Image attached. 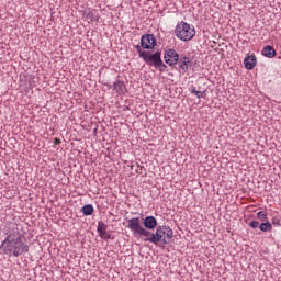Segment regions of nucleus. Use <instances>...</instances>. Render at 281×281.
Returning <instances> with one entry per match:
<instances>
[{
	"mask_svg": "<svg viewBox=\"0 0 281 281\" xmlns=\"http://www.w3.org/2000/svg\"><path fill=\"white\" fill-rule=\"evenodd\" d=\"M145 229H155L157 227V218L155 216H147L144 220Z\"/></svg>",
	"mask_w": 281,
	"mask_h": 281,
	"instance_id": "7",
	"label": "nucleus"
},
{
	"mask_svg": "<svg viewBox=\"0 0 281 281\" xmlns=\"http://www.w3.org/2000/svg\"><path fill=\"white\" fill-rule=\"evenodd\" d=\"M140 45L143 49H153L155 45H157V40L153 34L143 35L140 38Z\"/></svg>",
	"mask_w": 281,
	"mask_h": 281,
	"instance_id": "5",
	"label": "nucleus"
},
{
	"mask_svg": "<svg viewBox=\"0 0 281 281\" xmlns=\"http://www.w3.org/2000/svg\"><path fill=\"white\" fill-rule=\"evenodd\" d=\"M179 65L182 71H188V69H190V67L192 66V61L190 60V57H181Z\"/></svg>",
	"mask_w": 281,
	"mask_h": 281,
	"instance_id": "9",
	"label": "nucleus"
},
{
	"mask_svg": "<svg viewBox=\"0 0 281 281\" xmlns=\"http://www.w3.org/2000/svg\"><path fill=\"white\" fill-rule=\"evenodd\" d=\"M113 90L116 91V93H126V85L122 80H117L113 85Z\"/></svg>",
	"mask_w": 281,
	"mask_h": 281,
	"instance_id": "10",
	"label": "nucleus"
},
{
	"mask_svg": "<svg viewBox=\"0 0 281 281\" xmlns=\"http://www.w3.org/2000/svg\"><path fill=\"white\" fill-rule=\"evenodd\" d=\"M136 49L139 54V58H143L147 65H154L156 69H159V67H166L164 61H161V53L157 52L155 54H150L148 52H142L139 46H136Z\"/></svg>",
	"mask_w": 281,
	"mask_h": 281,
	"instance_id": "4",
	"label": "nucleus"
},
{
	"mask_svg": "<svg viewBox=\"0 0 281 281\" xmlns=\"http://www.w3.org/2000/svg\"><path fill=\"white\" fill-rule=\"evenodd\" d=\"M1 247L7 256H14L15 258H19V256H23V254H27V251H30V246L23 241V237L21 236L16 238L7 237Z\"/></svg>",
	"mask_w": 281,
	"mask_h": 281,
	"instance_id": "2",
	"label": "nucleus"
},
{
	"mask_svg": "<svg viewBox=\"0 0 281 281\" xmlns=\"http://www.w3.org/2000/svg\"><path fill=\"white\" fill-rule=\"evenodd\" d=\"M244 65H245L246 69H254V67H256V65H257L256 56L251 55V56L246 57L244 60Z\"/></svg>",
	"mask_w": 281,
	"mask_h": 281,
	"instance_id": "8",
	"label": "nucleus"
},
{
	"mask_svg": "<svg viewBox=\"0 0 281 281\" xmlns=\"http://www.w3.org/2000/svg\"><path fill=\"white\" fill-rule=\"evenodd\" d=\"M175 34L180 41L187 42L194 38V36L196 35V30L193 25H190L189 23L182 21L176 26Z\"/></svg>",
	"mask_w": 281,
	"mask_h": 281,
	"instance_id": "3",
	"label": "nucleus"
},
{
	"mask_svg": "<svg viewBox=\"0 0 281 281\" xmlns=\"http://www.w3.org/2000/svg\"><path fill=\"white\" fill-rule=\"evenodd\" d=\"M81 212L85 216H91V214H93L94 212L93 205L86 204L85 206H82Z\"/></svg>",
	"mask_w": 281,
	"mask_h": 281,
	"instance_id": "13",
	"label": "nucleus"
},
{
	"mask_svg": "<svg viewBox=\"0 0 281 281\" xmlns=\"http://www.w3.org/2000/svg\"><path fill=\"white\" fill-rule=\"evenodd\" d=\"M165 63H167V65H170V67H172V65H177L179 63V53H177V50L175 49L166 50Z\"/></svg>",
	"mask_w": 281,
	"mask_h": 281,
	"instance_id": "6",
	"label": "nucleus"
},
{
	"mask_svg": "<svg viewBox=\"0 0 281 281\" xmlns=\"http://www.w3.org/2000/svg\"><path fill=\"white\" fill-rule=\"evenodd\" d=\"M249 227H251L252 229H258V227H260V223L258 221H251L249 223Z\"/></svg>",
	"mask_w": 281,
	"mask_h": 281,
	"instance_id": "17",
	"label": "nucleus"
},
{
	"mask_svg": "<svg viewBox=\"0 0 281 281\" xmlns=\"http://www.w3.org/2000/svg\"><path fill=\"white\" fill-rule=\"evenodd\" d=\"M127 227L131 229L132 234L139 237L144 236L145 241L153 243V245H159V243L168 245L175 236L172 228L168 226H159L155 233H150V231L143 227L142 220L139 217L128 220Z\"/></svg>",
	"mask_w": 281,
	"mask_h": 281,
	"instance_id": "1",
	"label": "nucleus"
},
{
	"mask_svg": "<svg viewBox=\"0 0 281 281\" xmlns=\"http://www.w3.org/2000/svg\"><path fill=\"white\" fill-rule=\"evenodd\" d=\"M259 229L261 232H271L273 229V226L271 225V222L267 221L266 223H261L259 225Z\"/></svg>",
	"mask_w": 281,
	"mask_h": 281,
	"instance_id": "14",
	"label": "nucleus"
},
{
	"mask_svg": "<svg viewBox=\"0 0 281 281\" xmlns=\"http://www.w3.org/2000/svg\"><path fill=\"white\" fill-rule=\"evenodd\" d=\"M191 93H194V95H196L199 99L205 98V95H207L205 91H198L194 87L191 88Z\"/></svg>",
	"mask_w": 281,
	"mask_h": 281,
	"instance_id": "15",
	"label": "nucleus"
},
{
	"mask_svg": "<svg viewBox=\"0 0 281 281\" xmlns=\"http://www.w3.org/2000/svg\"><path fill=\"white\" fill-rule=\"evenodd\" d=\"M55 144H60V139L56 138Z\"/></svg>",
	"mask_w": 281,
	"mask_h": 281,
	"instance_id": "18",
	"label": "nucleus"
},
{
	"mask_svg": "<svg viewBox=\"0 0 281 281\" xmlns=\"http://www.w3.org/2000/svg\"><path fill=\"white\" fill-rule=\"evenodd\" d=\"M97 231L102 238H109V233H106V224L99 222Z\"/></svg>",
	"mask_w": 281,
	"mask_h": 281,
	"instance_id": "12",
	"label": "nucleus"
},
{
	"mask_svg": "<svg viewBox=\"0 0 281 281\" xmlns=\"http://www.w3.org/2000/svg\"><path fill=\"white\" fill-rule=\"evenodd\" d=\"M262 56H266V58H276V48L272 46H266L262 49Z\"/></svg>",
	"mask_w": 281,
	"mask_h": 281,
	"instance_id": "11",
	"label": "nucleus"
},
{
	"mask_svg": "<svg viewBox=\"0 0 281 281\" xmlns=\"http://www.w3.org/2000/svg\"><path fill=\"white\" fill-rule=\"evenodd\" d=\"M257 217L259 218V221H267V212L265 211H259L257 213Z\"/></svg>",
	"mask_w": 281,
	"mask_h": 281,
	"instance_id": "16",
	"label": "nucleus"
}]
</instances>
